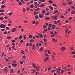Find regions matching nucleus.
I'll return each instance as SVG.
<instances>
[{"mask_svg":"<svg viewBox=\"0 0 75 75\" xmlns=\"http://www.w3.org/2000/svg\"><path fill=\"white\" fill-rule=\"evenodd\" d=\"M61 67H59L57 68L56 70H54L55 71H56V73H57V74H59L60 73V71H61Z\"/></svg>","mask_w":75,"mask_h":75,"instance_id":"1","label":"nucleus"},{"mask_svg":"<svg viewBox=\"0 0 75 75\" xmlns=\"http://www.w3.org/2000/svg\"><path fill=\"white\" fill-rule=\"evenodd\" d=\"M0 27L1 28H6V26L3 24H1L0 25Z\"/></svg>","mask_w":75,"mask_h":75,"instance_id":"2","label":"nucleus"},{"mask_svg":"<svg viewBox=\"0 0 75 75\" xmlns=\"http://www.w3.org/2000/svg\"><path fill=\"white\" fill-rule=\"evenodd\" d=\"M17 30V29L15 28H13L12 29V32H15Z\"/></svg>","mask_w":75,"mask_h":75,"instance_id":"3","label":"nucleus"},{"mask_svg":"<svg viewBox=\"0 0 75 75\" xmlns=\"http://www.w3.org/2000/svg\"><path fill=\"white\" fill-rule=\"evenodd\" d=\"M57 16H52V17H53L54 18V20H57Z\"/></svg>","mask_w":75,"mask_h":75,"instance_id":"4","label":"nucleus"},{"mask_svg":"<svg viewBox=\"0 0 75 75\" xmlns=\"http://www.w3.org/2000/svg\"><path fill=\"white\" fill-rule=\"evenodd\" d=\"M39 16L40 18H43V17H44V15L40 14H39Z\"/></svg>","mask_w":75,"mask_h":75,"instance_id":"5","label":"nucleus"},{"mask_svg":"<svg viewBox=\"0 0 75 75\" xmlns=\"http://www.w3.org/2000/svg\"><path fill=\"white\" fill-rule=\"evenodd\" d=\"M66 48H65V47H63L61 48V50L62 51H64V50H65Z\"/></svg>","mask_w":75,"mask_h":75,"instance_id":"6","label":"nucleus"},{"mask_svg":"<svg viewBox=\"0 0 75 75\" xmlns=\"http://www.w3.org/2000/svg\"><path fill=\"white\" fill-rule=\"evenodd\" d=\"M6 1L3 0L2 2V4H4L5 3H6Z\"/></svg>","mask_w":75,"mask_h":75,"instance_id":"7","label":"nucleus"},{"mask_svg":"<svg viewBox=\"0 0 75 75\" xmlns=\"http://www.w3.org/2000/svg\"><path fill=\"white\" fill-rule=\"evenodd\" d=\"M58 12V10H56L54 11V13H53V14H56V13H57Z\"/></svg>","mask_w":75,"mask_h":75,"instance_id":"8","label":"nucleus"},{"mask_svg":"<svg viewBox=\"0 0 75 75\" xmlns=\"http://www.w3.org/2000/svg\"><path fill=\"white\" fill-rule=\"evenodd\" d=\"M13 72H14V70L13 69H11L10 73H13Z\"/></svg>","mask_w":75,"mask_h":75,"instance_id":"9","label":"nucleus"},{"mask_svg":"<svg viewBox=\"0 0 75 75\" xmlns=\"http://www.w3.org/2000/svg\"><path fill=\"white\" fill-rule=\"evenodd\" d=\"M38 35L39 36H40V38H42V34H41L40 33L38 34Z\"/></svg>","mask_w":75,"mask_h":75,"instance_id":"10","label":"nucleus"},{"mask_svg":"<svg viewBox=\"0 0 75 75\" xmlns=\"http://www.w3.org/2000/svg\"><path fill=\"white\" fill-rule=\"evenodd\" d=\"M12 65L13 66V67H17V65L16 64H12Z\"/></svg>","mask_w":75,"mask_h":75,"instance_id":"11","label":"nucleus"},{"mask_svg":"<svg viewBox=\"0 0 75 75\" xmlns=\"http://www.w3.org/2000/svg\"><path fill=\"white\" fill-rule=\"evenodd\" d=\"M46 13V11L45 10H43L42 11V14H44Z\"/></svg>","mask_w":75,"mask_h":75,"instance_id":"12","label":"nucleus"},{"mask_svg":"<svg viewBox=\"0 0 75 75\" xmlns=\"http://www.w3.org/2000/svg\"><path fill=\"white\" fill-rule=\"evenodd\" d=\"M68 3L69 4L68 5L69 6V5H71V4L72 3V1H69Z\"/></svg>","mask_w":75,"mask_h":75,"instance_id":"13","label":"nucleus"},{"mask_svg":"<svg viewBox=\"0 0 75 75\" xmlns=\"http://www.w3.org/2000/svg\"><path fill=\"white\" fill-rule=\"evenodd\" d=\"M35 17L36 19H38V15L35 16Z\"/></svg>","mask_w":75,"mask_h":75,"instance_id":"14","label":"nucleus"},{"mask_svg":"<svg viewBox=\"0 0 75 75\" xmlns=\"http://www.w3.org/2000/svg\"><path fill=\"white\" fill-rule=\"evenodd\" d=\"M19 38L20 40H21V39L23 38V37H22V35H21L19 37Z\"/></svg>","mask_w":75,"mask_h":75,"instance_id":"15","label":"nucleus"},{"mask_svg":"<svg viewBox=\"0 0 75 75\" xmlns=\"http://www.w3.org/2000/svg\"><path fill=\"white\" fill-rule=\"evenodd\" d=\"M39 1H41V2L44 3V2H45V0H39Z\"/></svg>","mask_w":75,"mask_h":75,"instance_id":"16","label":"nucleus"},{"mask_svg":"<svg viewBox=\"0 0 75 75\" xmlns=\"http://www.w3.org/2000/svg\"><path fill=\"white\" fill-rule=\"evenodd\" d=\"M29 38H30L31 39V38H33V36H32V35H30L29 36Z\"/></svg>","mask_w":75,"mask_h":75,"instance_id":"17","label":"nucleus"},{"mask_svg":"<svg viewBox=\"0 0 75 75\" xmlns=\"http://www.w3.org/2000/svg\"><path fill=\"white\" fill-rule=\"evenodd\" d=\"M48 2L49 3H51V4H52V3H53L52 1L51 0L49 1H48Z\"/></svg>","mask_w":75,"mask_h":75,"instance_id":"18","label":"nucleus"},{"mask_svg":"<svg viewBox=\"0 0 75 75\" xmlns=\"http://www.w3.org/2000/svg\"><path fill=\"white\" fill-rule=\"evenodd\" d=\"M0 20H4V18L2 17H0Z\"/></svg>","mask_w":75,"mask_h":75,"instance_id":"19","label":"nucleus"},{"mask_svg":"<svg viewBox=\"0 0 75 75\" xmlns=\"http://www.w3.org/2000/svg\"><path fill=\"white\" fill-rule=\"evenodd\" d=\"M43 47H40V51H42V50H43Z\"/></svg>","mask_w":75,"mask_h":75,"instance_id":"20","label":"nucleus"},{"mask_svg":"<svg viewBox=\"0 0 75 75\" xmlns=\"http://www.w3.org/2000/svg\"><path fill=\"white\" fill-rule=\"evenodd\" d=\"M75 11H73L72 12H71V13L72 14H75Z\"/></svg>","mask_w":75,"mask_h":75,"instance_id":"21","label":"nucleus"},{"mask_svg":"<svg viewBox=\"0 0 75 75\" xmlns=\"http://www.w3.org/2000/svg\"><path fill=\"white\" fill-rule=\"evenodd\" d=\"M45 6V5H44L43 4H41L40 6V7H44Z\"/></svg>","mask_w":75,"mask_h":75,"instance_id":"22","label":"nucleus"},{"mask_svg":"<svg viewBox=\"0 0 75 75\" xmlns=\"http://www.w3.org/2000/svg\"><path fill=\"white\" fill-rule=\"evenodd\" d=\"M1 8H4V7H5V6L4 5H2L1 6Z\"/></svg>","mask_w":75,"mask_h":75,"instance_id":"23","label":"nucleus"},{"mask_svg":"<svg viewBox=\"0 0 75 75\" xmlns=\"http://www.w3.org/2000/svg\"><path fill=\"white\" fill-rule=\"evenodd\" d=\"M45 56H47V57H48L49 56V55L48 54V53H46L45 54Z\"/></svg>","mask_w":75,"mask_h":75,"instance_id":"24","label":"nucleus"},{"mask_svg":"<svg viewBox=\"0 0 75 75\" xmlns=\"http://www.w3.org/2000/svg\"><path fill=\"white\" fill-rule=\"evenodd\" d=\"M49 14H50V12H48L46 13L45 14V15H46V16H48V15Z\"/></svg>","mask_w":75,"mask_h":75,"instance_id":"25","label":"nucleus"},{"mask_svg":"<svg viewBox=\"0 0 75 75\" xmlns=\"http://www.w3.org/2000/svg\"><path fill=\"white\" fill-rule=\"evenodd\" d=\"M52 69L51 67H49L48 68V69L49 70V71H51Z\"/></svg>","mask_w":75,"mask_h":75,"instance_id":"26","label":"nucleus"},{"mask_svg":"<svg viewBox=\"0 0 75 75\" xmlns=\"http://www.w3.org/2000/svg\"><path fill=\"white\" fill-rule=\"evenodd\" d=\"M47 28V26L45 25H43V28Z\"/></svg>","mask_w":75,"mask_h":75,"instance_id":"27","label":"nucleus"},{"mask_svg":"<svg viewBox=\"0 0 75 75\" xmlns=\"http://www.w3.org/2000/svg\"><path fill=\"white\" fill-rule=\"evenodd\" d=\"M5 60H6V62H8V61H9V59H5Z\"/></svg>","mask_w":75,"mask_h":75,"instance_id":"28","label":"nucleus"},{"mask_svg":"<svg viewBox=\"0 0 75 75\" xmlns=\"http://www.w3.org/2000/svg\"><path fill=\"white\" fill-rule=\"evenodd\" d=\"M4 55V52H3L2 53V54L1 56V57H3V56Z\"/></svg>","mask_w":75,"mask_h":75,"instance_id":"29","label":"nucleus"},{"mask_svg":"<svg viewBox=\"0 0 75 75\" xmlns=\"http://www.w3.org/2000/svg\"><path fill=\"white\" fill-rule=\"evenodd\" d=\"M8 14L9 15H10V16H11V15H12V14H13V13H12V12L9 13H8Z\"/></svg>","mask_w":75,"mask_h":75,"instance_id":"30","label":"nucleus"},{"mask_svg":"<svg viewBox=\"0 0 75 75\" xmlns=\"http://www.w3.org/2000/svg\"><path fill=\"white\" fill-rule=\"evenodd\" d=\"M68 31V29H67L65 31L66 34H67Z\"/></svg>","mask_w":75,"mask_h":75,"instance_id":"31","label":"nucleus"},{"mask_svg":"<svg viewBox=\"0 0 75 75\" xmlns=\"http://www.w3.org/2000/svg\"><path fill=\"white\" fill-rule=\"evenodd\" d=\"M62 5H63V6H67V4L66 3H65L62 4Z\"/></svg>","mask_w":75,"mask_h":75,"instance_id":"32","label":"nucleus"},{"mask_svg":"<svg viewBox=\"0 0 75 75\" xmlns=\"http://www.w3.org/2000/svg\"><path fill=\"white\" fill-rule=\"evenodd\" d=\"M30 8H33L34 7V6L33 4H32L30 6Z\"/></svg>","mask_w":75,"mask_h":75,"instance_id":"33","label":"nucleus"},{"mask_svg":"<svg viewBox=\"0 0 75 75\" xmlns=\"http://www.w3.org/2000/svg\"><path fill=\"white\" fill-rule=\"evenodd\" d=\"M7 38L8 39H10V38H11V37L10 36H8L7 37Z\"/></svg>","mask_w":75,"mask_h":75,"instance_id":"34","label":"nucleus"},{"mask_svg":"<svg viewBox=\"0 0 75 75\" xmlns=\"http://www.w3.org/2000/svg\"><path fill=\"white\" fill-rule=\"evenodd\" d=\"M52 6H54V7H57V5H55V4H52Z\"/></svg>","mask_w":75,"mask_h":75,"instance_id":"35","label":"nucleus"},{"mask_svg":"<svg viewBox=\"0 0 75 75\" xmlns=\"http://www.w3.org/2000/svg\"><path fill=\"white\" fill-rule=\"evenodd\" d=\"M44 42H47V40H46V39H44Z\"/></svg>","mask_w":75,"mask_h":75,"instance_id":"36","label":"nucleus"},{"mask_svg":"<svg viewBox=\"0 0 75 75\" xmlns=\"http://www.w3.org/2000/svg\"><path fill=\"white\" fill-rule=\"evenodd\" d=\"M4 10L3 9H1L0 10V12H4Z\"/></svg>","mask_w":75,"mask_h":75,"instance_id":"37","label":"nucleus"},{"mask_svg":"<svg viewBox=\"0 0 75 75\" xmlns=\"http://www.w3.org/2000/svg\"><path fill=\"white\" fill-rule=\"evenodd\" d=\"M72 17H70V18H69V20H72Z\"/></svg>","mask_w":75,"mask_h":75,"instance_id":"38","label":"nucleus"},{"mask_svg":"<svg viewBox=\"0 0 75 75\" xmlns=\"http://www.w3.org/2000/svg\"><path fill=\"white\" fill-rule=\"evenodd\" d=\"M54 23H55V24H57V21H54Z\"/></svg>","mask_w":75,"mask_h":75,"instance_id":"39","label":"nucleus"},{"mask_svg":"<svg viewBox=\"0 0 75 75\" xmlns=\"http://www.w3.org/2000/svg\"><path fill=\"white\" fill-rule=\"evenodd\" d=\"M26 38H27L26 36L24 35L23 36V38H24V39H26Z\"/></svg>","mask_w":75,"mask_h":75,"instance_id":"40","label":"nucleus"},{"mask_svg":"<svg viewBox=\"0 0 75 75\" xmlns=\"http://www.w3.org/2000/svg\"><path fill=\"white\" fill-rule=\"evenodd\" d=\"M20 63L22 65V64H23V61H20Z\"/></svg>","mask_w":75,"mask_h":75,"instance_id":"41","label":"nucleus"},{"mask_svg":"<svg viewBox=\"0 0 75 75\" xmlns=\"http://www.w3.org/2000/svg\"><path fill=\"white\" fill-rule=\"evenodd\" d=\"M53 8H54V7H51L50 9L51 10H52V11H53V10H54Z\"/></svg>","mask_w":75,"mask_h":75,"instance_id":"42","label":"nucleus"},{"mask_svg":"<svg viewBox=\"0 0 75 75\" xmlns=\"http://www.w3.org/2000/svg\"><path fill=\"white\" fill-rule=\"evenodd\" d=\"M45 19H46V20H49L50 19V18H49L47 17L46 18H45Z\"/></svg>","mask_w":75,"mask_h":75,"instance_id":"43","label":"nucleus"},{"mask_svg":"<svg viewBox=\"0 0 75 75\" xmlns=\"http://www.w3.org/2000/svg\"><path fill=\"white\" fill-rule=\"evenodd\" d=\"M69 67H71V65H68L67 66V68H68Z\"/></svg>","mask_w":75,"mask_h":75,"instance_id":"44","label":"nucleus"},{"mask_svg":"<svg viewBox=\"0 0 75 75\" xmlns=\"http://www.w3.org/2000/svg\"><path fill=\"white\" fill-rule=\"evenodd\" d=\"M55 36V34H53V35H51V37H54Z\"/></svg>","mask_w":75,"mask_h":75,"instance_id":"45","label":"nucleus"},{"mask_svg":"<svg viewBox=\"0 0 75 75\" xmlns=\"http://www.w3.org/2000/svg\"><path fill=\"white\" fill-rule=\"evenodd\" d=\"M67 68L65 67L62 68V69H64V70H66V69H67Z\"/></svg>","mask_w":75,"mask_h":75,"instance_id":"46","label":"nucleus"},{"mask_svg":"<svg viewBox=\"0 0 75 75\" xmlns=\"http://www.w3.org/2000/svg\"><path fill=\"white\" fill-rule=\"evenodd\" d=\"M33 67H34V68H36V67H36L35 65V64H33Z\"/></svg>","mask_w":75,"mask_h":75,"instance_id":"47","label":"nucleus"},{"mask_svg":"<svg viewBox=\"0 0 75 75\" xmlns=\"http://www.w3.org/2000/svg\"><path fill=\"white\" fill-rule=\"evenodd\" d=\"M20 1L22 3H24V1L23 0H20Z\"/></svg>","mask_w":75,"mask_h":75,"instance_id":"48","label":"nucleus"},{"mask_svg":"<svg viewBox=\"0 0 75 75\" xmlns=\"http://www.w3.org/2000/svg\"><path fill=\"white\" fill-rule=\"evenodd\" d=\"M45 59H47V61H48L49 59V58L47 57L45 58Z\"/></svg>","mask_w":75,"mask_h":75,"instance_id":"49","label":"nucleus"},{"mask_svg":"<svg viewBox=\"0 0 75 75\" xmlns=\"http://www.w3.org/2000/svg\"><path fill=\"white\" fill-rule=\"evenodd\" d=\"M33 41H34V40L33 39H31L30 40L31 42H33Z\"/></svg>","mask_w":75,"mask_h":75,"instance_id":"50","label":"nucleus"},{"mask_svg":"<svg viewBox=\"0 0 75 75\" xmlns=\"http://www.w3.org/2000/svg\"><path fill=\"white\" fill-rule=\"evenodd\" d=\"M64 72V70H62L61 71V74H62V73H63Z\"/></svg>","mask_w":75,"mask_h":75,"instance_id":"51","label":"nucleus"},{"mask_svg":"<svg viewBox=\"0 0 75 75\" xmlns=\"http://www.w3.org/2000/svg\"><path fill=\"white\" fill-rule=\"evenodd\" d=\"M7 33V31H5L4 32V34H6Z\"/></svg>","mask_w":75,"mask_h":75,"instance_id":"52","label":"nucleus"},{"mask_svg":"<svg viewBox=\"0 0 75 75\" xmlns=\"http://www.w3.org/2000/svg\"><path fill=\"white\" fill-rule=\"evenodd\" d=\"M38 14V13H37V12H35L34 13V14L35 15H36V14Z\"/></svg>","mask_w":75,"mask_h":75,"instance_id":"53","label":"nucleus"},{"mask_svg":"<svg viewBox=\"0 0 75 75\" xmlns=\"http://www.w3.org/2000/svg\"><path fill=\"white\" fill-rule=\"evenodd\" d=\"M51 71L52 73H54V72H55V70H52Z\"/></svg>","mask_w":75,"mask_h":75,"instance_id":"54","label":"nucleus"},{"mask_svg":"<svg viewBox=\"0 0 75 75\" xmlns=\"http://www.w3.org/2000/svg\"><path fill=\"white\" fill-rule=\"evenodd\" d=\"M53 41H54H54H55V39L54 38H53L52 39Z\"/></svg>","mask_w":75,"mask_h":75,"instance_id":"55","label":"nucleus"},{"mask_svg":"<svg viewBox=\"0 0 75 75\" xmlns=\"http://www.w3.org/2000/svg\"><path fill=\"white\" fill-rule=\"evenodd\" d=\"M35 72H36V70H33V73H35Z\"/></svg>","mask_w":75,"mask_h":75,"instance_id":"56","label":"nucleus"},{"mask_svg":"<svg viewBox=\"0 0 75 75\" xmlns=\"http://www.w3.org/2000/svg\"><path fill=\"white\" fill-rule=\"evenodd\" d=\"M4 30H5V29H1V31H4Z\"/></svg>","mask_w":75,"mask_h":75,"instance_id":"57","label":"nucleus"},{"mask_svg":"<svg viewBox=\"0 0 75 75\" xmlns=\"http://www.w3.org/2000/svg\"><path fill=\"white\" fill-rule=\"evenodd\" d=\"M20 42L21 43H22V42H23V40H22L20 41Z\"/></svg>","mask_w":75,"mask_h":75,"instance_id":"58","label":"nucleus"},{"mask_svg":"<svg viewBox=\"0 0 75 75\" xmlns=\"http://www.w3.org/2000/svg\"><path fill=\"white\" fill-rule=\"evenodd\" d=\"M50 33V34H54V33H53V31H52V32H51Z\"/></svg>","mask_w":75,"mask_h":75,"instance_id":"59","label":"nucleus"},{"mask_svg":"<svg viewBox=\"0 0 75 75\" xmlns=\"http://www.w3.org/2000/svg\"><path fill=\"white\" fill-rule=\"evenodd\" d=\"M36 38H39L38 36V35H36Z\"/></svg>","mask_w":75,"mask_h":75,"instance_id":"60","label":"nucleus"},{"mask_svg":"<svg viewBox=\"0 0 75 75\" xmlns=\"http://www.w3.org/2000/svg\"><path fill=\"white\" fill-rule=\"evenodd\" d=\"M19 4L20 5H21V4H22L21 3V2L20 1H19Z\"/></svg>","mask_w":75,"mask_h":75,"instance_id":"61","label":"nucleus"},{"mask_svg":"<svg viewBox=\"0 0 75 75\" xmlns=\"http://www.w3.org/2000/svg\"><path fill=\"white\" fill-rule=\"evenodd\" d=\"M23 12H25V9L23 8Z\"/></svg>","mask_w":75,"mask_h":75,"instance_id":"62","label":"nucleus"},{"mask_svg":"<svg viewBox=\"0 0 75 75\" xmlns=\"http://www.w3.org/2000/svg\"><path fill=\"white\" fill-rule=\"evenodd\" d=\"M0 15L3 16V15H4V13H1Z\"/></svg>","mask_w":75,"mask_h":75,"instance_id":"63","label":"nucleus"},{"mask_svg":"<svg viewBox=\"0 0 75 75\" xmlns=\"http://www.w3.org/2000/svg\"><path fill=\"white\" fill-rule=\"evenodd\" d=\"M71 54H75V52H71Z\"/></svg>","mask_w":75,"mask_h":75,"instance_id":"64","label":"nucleus"}]
</instances>
